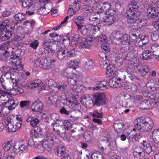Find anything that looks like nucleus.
<instances>
[{
  "label": "nucleus",
  "instance_id": "obj_52",
  "mask_svg": "<svg viewBox=\"0 0 159 159\" xmlns=\"http://www.w3.org/2000/svg\"><path fill=\"white\" fill-rule=\"evenodd\" d=\"M63 124L64 126V127L65 129L66 128L67 130L70 129L72 128V124L68 120H64L63 122Z\"/></svg>",
  "mask_w": 159,
  "mask_h": 159
},
{
  "label": "nucleus",
  "instance_id": "obj_22",
  "mask_svg": "<svg viewBox=\"0 0 159 159\" xmlns=\"http://www.w3.org/2000/svg\"><path fill=\"white\" fill-rule=\"evenodd\" d=\"M89 25L90 26V36H93L95 38L97 37V34L99 32V27L95 25Z\"/></svg>",
  "mask_w": 159,
  "mask_h": 159
},
{
  "label": "nucleus",
  "instance_id": "obj_60",
  "mask_svg": "<svg viewBox=\"0 0 159 159\" xmlns=\"http://www.w3.org/2000/svg\"><path fill=\"white\" fill-rule=\"evenodd\" d=\"M47 102L48 104L51 105H52L55 102V100L53 96H51L47 98Z\"/></svg>",
  "mask_w": 159,
  "mask_h": 159
},
{
  "label": "nucleus",
  "instance_id": "obj_1",
  "mask_svg": "<svg viewBox=\"0 0 159 159\" xmlns=\"http://www.w3.org/2000/svg\"><path fill=\"white\" fill-rule=\"evenodd\" d=\"M139 7L136 1L130 2L127 7L126 15L128 18L127 22L130 24V27H134L135 29L140 28L146 25V23L144 20L138 19L136 14L137 9Z\"/></svg>",
  "mask_w": 159,
  "mask_h": 159
},
{
  "label": "nucleus",
  "instance_id": "obj_43",
  "mask_svg": "<svg viewBox=\"0 0 159 159\" xmlns=\"http://www.w3.org/2000/svg\"><path fill=\"white\" fill-rule=\"evenodd\" d=\"M89 20H90V24L89 25H97L98 24L101 23L98 18L97 16V17H94L93 18H89Z\"/></svg>",
  "mask_w": 159,
  "mask_h": 159
},
{
  "label": "nucleus",
  "instance_id": "obj_8",
  "mask_svg": "<svg viewBox=\"0 0 159 159\" xmlns=\"http://www.w3.org/2000/svg\"><path fill=\"white\" fill-rule=\"evenodd\" d=\"M105 96L103 93H96L93 96V105L100 106L105 104Z\"/></svg>",
  "mask_w": 159,
  "mask_h": 159
},
{
  "label": "nucleus",
  "instance_id": "obj_40",
  "mask_svg": "<svg viewBox=\"0 0 159 159\" xmlns=\"http://www.w3.org/2000/svg\"><path fill=\"white\" fill-rule=\"evenodd\" d=\"M93 64V62L92 60L89 58H87L85 60L83 65L86 69L88 70L90 67L92 66Z\"/></svg>",
  "mask_w": 159,
  "mask_h": 159
},
{
  "label": "nucleus",
  "instance_id": "obj_26",
  "mask_svg": "<svg viewBox=\"0 0 159 159\" xmlns=\"http://www.w3.org/2000/svg\"><path fill=\"white\" fill-rule=\"evenodd\" d=\"M27 141H22L18 146L17 149L20 154L23 153L27 148Z\"/></svg>",
  "mask_w": 159,
  "mask_h": 159
},
{
  "label": "nucleus",
  "instance_id": "obj_25",
  "mask_svg": "<svg viewBox=\"0 0 159 159\" xmlns=\"http://www.w3.org/2000/svg\"><path fill=\"white\" fill-rule=\"evenodd\" d=\"M73 20L77 26V28L82 25V22L85 20L84 17L83 16H75L74 17Z\"/></svg>",
  "mask_w": 159,
  "mask_h": 159
},
{
  "label": "nucleus",
  "instance_id": "obj_55",
  "mask_svg": "<svg viewBox=\"0 0 159 159\" xmlns=\"http://www.w3.org/2000/svg\"><path fill=\"white\" fill-rule=\"evenodd\" d=\"M151 50L150 51L152 53L156 55L154 52L159 50V46H157V44H155L151 46Z\"/></svg>",
  "mask_w": 159,
  "mask_h": 159
},
{
  "label": "nucleus",
  "instance_id": "obj_17",
  "mask_svg": "<svg viewBox=\"0 0 159 159\" xmlns=\"http://www.w3.org/2000/svg\"><path fill=\"white\" fill-rule=\"evenodd\" d=\"M75 50L73 48L70 50H65L64 53V60H68L71 57H74L75 55Z\"/></svg>",
  "mask_w": 159,
  "mask_h": 159
},
{
  "label": "nucleus",
  "instance_id": "obj_12",
  "mask_svg": "<svg viewBox=\"0 0 159 159\" xmlns=\"http://www.w3.org/2000/svg\"><path fill=\"white\" fill-rule=\"evenodd\" d=\"M110 12L107 13L108 16H107L105 22V25H110L113 23L116 19L115 17L116 12L114 10H111Z\"/></svg>",
  "mask_w": 159,
  "mask_h": 159
},
{
  "label": "nucleus",
  "instance_id": "obj_47",
  "mask_svg": "<svg viewBox=\"0 0 159 159\" xmlns=\"http://www.w3.org/2000/svg\"><path fill=\"white\" fill-rule=\"evenodd\" d=\"M27 8L28 10L26 11V14L28 15H32L34 14V11L35 10V7H32V8L30 6H27L26 7H24Z\"/></svg>",
  "mask_w": 159,
  "mask_h": 159
},
{
  "label": "nucleus",
  "instance_id": "obj_56",
  "mask_svg": "<svg viewBox=\"0 0 159 159\" xmlns=\"http://www.w3.org/2000/svg\"><path fill=\"white\" fill-rule=\"evenodd\" d=\"M96 38H98V40L99 42L103 43H105L107 42L106 37L103 34L101 35V36L99 37H98V35L97 37Z\"/></svg>",
  "mask_w": 159,
  "mask_h": 159
},
{
  "label": "nucleus",
  "instance_id": "obj_20",
  "mask_svg": "<svg viewBox=\"0 0 159 159\" xmlns=\"http://www.w3.org/2000/svg\"><path fill=\"white\" fill-rule=\"evenodd\" d=\"M19 102L17 99H8L7 100L6 103V106L8 107L9 109L13 110L16 107Z\"/></svg>",
  "mask_w": 159,
  "mask_h": 159
},
{
  "label": "nucleus",
  "instance_id": "obj_32",
  "mask_svg": "<svg viewBox=\"0 0 159 159\" xmlns=\"http://www.w3.org/2000/svg\"><path fill=\"white\" fill-rule=\"evenodd\" d=\"M142 58L143 59L148 60L152 58L153 55L149 50L144 51L142 53Z\"/></svg>",
  "mask_w": 159,
  "mask_h": 159
},
{
  "label": "nucleus",
  "instance_id": "obj_27",
  "mask_svg": "<svg viewBox=\"0 0 159 159\" xmlns=\"http://www.w3.org/2000/svg\"><path fill=\"white\" fill-rule=\"evenodd\" d=\"M68 84L70 86H74V87L71 88V90H72L73 92L74 90H75L77 88V86L80 85L79 84V82L77 81L76 79H74L73 78H68Z\"/></svg>",
  "mask_w": 159,
  "mask_h": 159
},
{
  "label": "nucleus",
  "instance_id": "obj_28",
  "mask_svg": "<svg viewBox=\"0 0 159 159\" xmlns=\"http://www.w3.org/2000/svg\"><path fill=\"white\" fill-rule=\"evenodd\" d=\"M66 104L69 108L74 110L78 108L80 104L77 100L71 101L70 100H69L68 102H67Z\"/></svg>",
  "mask_w": 159,
  "mask_h": 159
},
{
  "label": "nucleus",
  "instance_id": "obj_38",
  "mask_svg": "<svg viewBox=\"0 0 159 159\" xmlns=\"http://www.w3.org/2000/svg\"><path fill=\"white\" fill-rule=\"evenodd\" d=\"M110 3L105 2L103 3V5L101 7V9L102 11L106 12L107 13H110L111 10H112V9H110Z\"/></svg>",
  "mask_w": 159,
  "mask_h": 159
},
{
  "label": "nucleus",
  "instance_id": "obj_9",
  "mask_svg": "<svg viewBox=\"0 0 159 159\" xmlns=\"http://www.w3.org/2000/svg\"><path fill=\"white\" fill-rule=\"evenodd\" d=\"M56 61L51 59H42L39 62V67L43 69H49L54 65Z\"/></svg>",
  "mask_w": 159,
  "mask_h": 159
},
{
  "label": "nucleus",
  "instance_id": "obj_36",
  "mask_svg": "<svg viewBox=\"0 0 159 159\" xmlns=\"http://www.w3.org/2000/svg\"><path fill=\"white\" fill-rule=\"evenodd\" d=\"M51 40L50 39H45L43 41L42 46L45 49L48 50L49 51H52V48L50 45Z\"/></svg>",
  "mask_w": 159,
  "mask_h": 159
},
{
  "label": "nucleus",
  "instance_id": "obj_41",
  "mask_svg": "<svg viewBox=\"0 0 159 159\" xmlns=\"http://www.w3.org/2000/svg\"><path fill=\"white\" fill-rule=\"evenodd\" d=\"M92 159H103V156L101 153L96 151H94L91 155Z\"/></svg>",
  "mask_w": 159,
  "mask_h": 159
},
{
  "label": "nucleus",
  "instance_id": "obj_7",
  "mask_svg": "<svg viewBox=\"0 0 159 159\" xmlns=\"http://www.w3.org/2000/svg\"><path fill=\"white\" fill-rule=\"evenodd\" d=\"M53 135L50 134H46L44 140L42 143V146L48 151H50L53 146Z\"/></svg>",
  "mask_w": 159,
  "mask_h": 159
},
{
  "label": "nucleus",
  "instance_id": "obj_57",
  "mask_svg": "<svg viewBox=\"0 0 159 159\" xmlns=\"http://www.w3.org/2000/svg\"><path fill=\"white\" fill-rule=\"evenodd\" d=\"M30 104V101H23L20 102V105L21 108H23L29 106Z\"/></svg>",
  "mask_w": 159,
  "mask_h": 159
},
{
  "label": "nucleus",
  "instance_id": "obj_48",
  "mask_svg": "<svg viewBox=\"0 0 159 159\" xmlns=\"http://www.w3.org/2000/svg\"><path fill=\"white\" fill-rule=\"evenodd\" d=\"M151 37L153 41H156L159 37V32L157 30L154 31L151 34Z\"/></svg>",
  "mask_w": 159,
  "mask_h": 159
},
{
  "label": "nucleus",
  "instance_id": "obj_30",
  "mask_svg": "<svg viewBox=\"0 0 159 159\" xmlns=\"http://www.w3.org/2000/svg\"><path fill=\"white\" fill-rule=\"evenodd\" d=\"M120 39L119 43L124 45L129 44H130L129 37L128 34H125L122 36Z\"/></svg>",
  "mask_w": 159,
  "mask_h": 159
},
{
  "label": "nucleus",
  "instance_id": "obj_2",
  "mask_svg": "<svg viewBox=\"0 0 159 159\" xmlns=\"http://www.w3.org/2000/svg\"><path fill=\"white\" fill-rule=\"evenodd\" d=\"M12 75L8 71L6 72L2 75L0 78V82L2 87L7 90L14 89L15 87H17V88H15L16 93L19 94L22 93V90L18 88V80L12 77Z\"/></svg>",
  "mask_w": 159,
  "mask_h": 159
},
{
  "label": "nucleus",
  "instance_id": "obj_34",
  "mask_svg": "<svg viewBox=\"0 0 159 159\" xmlns=\"http://www.w3.org/2000/svg\"><path fill=\"white\" fill-rule=\"evenodd\" d=\"M152 137L153 141L159 144V128L154 130L153 131Z\"/></svg>",
  "mask_w": 159,
  "mask_h": 159
},
{
  "label": "nucleus",
  "instance_id": "obj_64",
  "mask_svg": "<svg viewBox=\"0 0 159 159\" xmlns=\"http://www.w3.org/2000/svg\"><path fill=\"white\" fill-rule=\"evenodd\" d=\"M39 122V121L38 118H34L31 121L30 124L32 127L36 126Z\"/></svg>",
  "mask_w": 159,
  "mask_h": 159
},
{
  "label": "nucleus",
  "instance_id": "obj_14",
  "mask_svg": "<svg viewBox=\"0 0 159 159\" xmlns=\"http://www.w3.org/2000/svg\"><path fill=\"white\" fill-rule=\"evenodd\" d=\"M89 25H82L78 27V31H80L81 33L84 36H90Z\"/></svg>",
  "mask_w": 159,
  "mask_h": 159
},
{
  "label": "nucleus",
  "instance_id": "obj_11",
  "mask_svg": "<svg viewBox=\"0 0 159 159\" xmlns=\"http://www.w3.org/2000/svg\"><path fill=\"white\" fill-rule=\"evenodd\" d=\"M54 125L51 124V126L53 127V130L61 137H64L66 132L65 128L62 125Z\"/></svg>",
  "mask_w": 159,
  "mask_h": 159
},
{
  "label": "nucleus",
  "instance_id": "obj_3",
  "mask_svg": "<svg viewBox=\"0 0 159 159\" xmlns=\"http://www.w3.org/2000/svg\"><path fill=\"white\" fill-rule=\"evenodd\" d=\"M135 127L133 131H135L136 129L142 132H145L151 130L153 126V120L149 117H141L137 118L134 121Z\"/></svg>",
  "mask_w": 159,
  "mask_h": 159
},
{
  "label": "nucleus",
  "instance_id": "obj_18",
  "mask_svg": "<svg viewBox=\"0 0 159 159\" xmlns=\"http://www.w3.org/2000/svg\"><path fill=\"white\" fill-rule=\"evenodd\" d=\"M43 104L39 101H35L31 105V108L34 111L39 112L43 109Z\"/></svg>",
  "mask_w": 159,
  "mask_h": 159
},
{
  "label": "nucleus",
  "instance_id": "obj_63",
  "mask_svg": "<svg viewBox=\"0 0 159 159\" xmlns=\"http://www.w3.org/2000/svg\"><path fill=\"white\" fill-rule=\"evenodd\" d=\"M67 85L65 83H61L58 85L57 88L62 91H64L67 88Z\"/></svg>",
  "mask_w": 159,
  "mask_h": 159
},
{
  "label": "nucleus",
  "instance_id": "obj_15",
  "mask_svg": "<svg viewBox=\"0 0 159 159\" xmlns=\"http://www.w3.org/2000/svg\"><path fill=\"white\" fill-rule=\"evenodd\" d=\"M147 12L149 15V16L152 18L156 19H159V12H156V9L155 7H148L147 9Z\"/></svg>",
  "mask_w": 159,
  "mask_h": 159
},
{
  "label": "nucleus",
  "instance_id": "obj_4",
  "mask_svg": "<svg viewBox=\"0 0 159 159\" xmlns=\"http://www.w3.org/2000/svg\"><path fill=\"white\" fill-rule=\"evenodd\" d=\"M11 55L9 56V52L6 51L3 54V56L7 59V60L9 61V62L13 65H15V66H19L20 67L22 66L21 65V61L19 55L16 53V52H13Z\"/></svg>",
  "mask_w": 159,
  "mask_h": 159
},
{
  "label": "nucleus",
  "instance_id": "obj_19",
  "mask_svg": "<svg viewBox=\"0 0 159 159\" xmlns=\"http://www.w3.org/2000/svg\"><path fill=\"white\" fill-rule=\"evenodd\" d=\"M120 78H112L109 80V84L111 87L117 88L121 86Z\"/></svg>",
  "mask_w": 159,
  "mask_h": 159
},
{
  "label": "nucleus",
  "instance_id": "obj_46",
  "mask_svg": "<svg viewBox=\"0 0 159 159\" xmlns=\"http://www.w3.org/2000/svg\"><path fill=\"white\" fill-rule=\"evenodd\" d=\"M9 22L8 21V22L7 23V24L5 26V33L7 34H11V35H12V32L13 31V29L12 26H10L9 25Z\"/></svg>",
  "mask_w": 159,
  "mask_h": 159
},
{
  "label": "nucleus",
  "instance_id": "obj_6",
  "mask_svg": "<svg viewBox=\"0 0 159 159\" xmlns=\"http://www.w3.org/2000/svg\"><path fill=\"white\" fill-rule=\"evenodd\" d=\"M12 119L10 118H7L5 119V122L6 125V129L8 132H14L18 129L21 126L22 124L18 122H15L13 124L11 123Z\"/></svg>",
  "mask_w": 159,
  "mask_h": 159
},
{
  "label": "nucleus",
  "instance_id": "obj_35",
  "mask_svg": "<svg viewBox=\"0 0 159 159\" xmlns=\"http://www.w3.org/2000/svg\"><path fill=\"white\" fill-rule=\"evenodd\" d=\"M35 0H27L22 3V6L23 7H26L27 6H30L32 7H35L37 4L35 2Z\"/></svg>",
  "mask_w": 159,
  "mask_h": 159
},
{
  "label": "nucleus",
  "instance_id": "obj_62",
  "mask_svg": "<svg viewBox=\"0 0 159 159\" xmlns=\"http://www.w3.org/2000/svg\"><path fill=\"white\" fill-rule=\"evenodd\" d=\"M10 110H11L9 109L7 106L3 107L1 110L3 115L4 116H7L9 113Z\"/></svg>",
  "mask_w": 159,
  "mask_h": 159
},
{
  "label": "nucleus",
  "instance_id": "obj_39",
  "mask_svg": "<svg viewBox=\"0 0 159 159\" xmlns=\"http://www.w3.org/2000/svg\"><path fill=\"white\" fill-rule=\"evenodd\" d=\"M41 131V129L40 127L35 126L34 129L31 131V134L32 136L36 138L39 136Z\"/></svg>",
  "mask_w": 159,
  "mask_h": 159
},
{
  "label": "nucleus",
  "instance_id": "obj_61",
  "mask_svg": "<svg viewBox=\"0 0 159 159\" xmlns=\"http://www.w3.org/2000/svg\"><path fill=\"white\" fill-rule=\"evenodd\" d=\"M91 115L93 117L101 118L102 116V114L98 112L97 110H95L91 113Z\"/></svg>",
  "mask_w": 159,
  "mask_h": 159
},
{
  "label": "nucleus",
  "instance_id": "obj_42",
  "mask_svg": "<svg viewBox=\"0 0 159 159\" xmlns=\"http://www.w3.org/2000/svg\"><path fill=\"white\" fill-rule=\"evenodd\" d=\"M65 52V49H59L57 51V57L61 61L64 60V53Z\"/></svg>",
  "mask_w": 159,
  "mask_h": 159
},
{
  "label": "nucleus",
  "instance_id": "obj_37",
  "mask_svg": "<svg viewBox=\"0 0 159 159\" xmlns=\"http://www.w3.org/2000/svg\"><path fill=\"white\" fill-rule=\"evenodd\" d=\"M107 14V13L106 12L101 11L100 13H98L97 16L101 23L102 22H105Z\"/></svg>",
  "mask_w": 159,
  "mask_h": 159
},
{
  "label": "nucleus",
  "instance_id": "obj_33",
  "mask_svg": "<svg viewBox=\"0 0 159 159\" xmlns=\"http://www.w3.org/2000/svg\"><path fill=\"white\" fill-rule=\"evenodd\" d=\"M66 148L62 145H59L57 147V150L56 151V154L59 157H62L64 156L65 154L67 153L65 152Z\"/></svg>",
  "mask_w": 159,
  "mask_h": 159
},
{
  "label": "nucleus",
  "instance_id": "obj_44",
  "mask_svg": "<svg viewBox=\"0 0 159 159\" xmlns=\"http://www.w3.org/2000/svg\"><path fill=\"white\" fill-rule=\"evenodd\" d=\"M114 68L112 66L111 67L110 66H109L107 68L106 72L107 76L110 77L114 74Z\"/></svg>",
  "mask_w": 159,
  "mask_h": 159
},
{
  "label": "nucleus",
  "instance_id": "obj_45",
  "mask_svg": "<svg viewBox=\"0 0 159 159\" xmlns=\"http://www.w3.org/2000/svg\"><path fill=\"white\" fill-rule=\"evenodd\" d=\"M124 125L123 123L118 121H116L114 124V128L116 132L118 130L122 129Z\"/></svg>",
  "mask_w": 159,
  "mask_h": 159
},
{
  "label": "nucleus",
  "instance_id": "obj_13",
  "mask_svg": "<svg viewBox=\"0 0 159 159\" xmlns=\"http://www.w3.org/2000/svg\"><path fill=\"white\" fill-rule=\"evenodd\" d=\"M141 143L143 147V151L148 154L152 152L156 151L157 150V148L155 145H151L150 143H147L144 141H143Z\"/></svg>",
  "mask_w": 159,
  "mask_h": 159
},
{
  "label": "nucleus",
  "instance_id": "obj_23",
  "mask_svg": "<svg viewBox=\"0 0 159 159\" xmlns=\"http://www.w3.org/2000/svg\"><path fill=\"white\" fill-rule=\"evenodd\" d=\"M138 107L140 109H147L151 107V104L149 100H145L140 102L138 105Z\"/></svg>",
  "mask_w": 159,
  "mask_h": 159
},
{
  "label": "nucleus",
  "instance_id": "obj_31",
  "mask_svg": "<svg viewBox=\"0 0 159 159\" xmlns=\"http://www.w3.org/2000/svg\"><path fill=\"white\" fill-rule=\"evenodd\" d=\"M122 35L119 31H114L112 32L110 35V38L115 39L117 41H120Z\"/></svg>",
  "mask_w": 159,
  "mask_h": 159
},
{
  "label": "nucleus",
  "instance_id": "obj_58",
  "mask_svg": "<svg viewBox=\"0 0 159 159\" xmlns=\"http://www.w3.org/2000/svg\"><path fill=\"white\" fill-rule=\"evenodd\" d=\"M8 22V20H4L2 23L0 25V31H5V26Z\"/></svg>",
  "mask_w": 159,
  "mask_h": 159
},
{
  "label": "nucleus",
  "instance_id": "obj_21",
  "mask_svg": "<svg viewBox=\"0 0 159 159\" xmlns=\"http://www.w3.org/2000/svg\"><path fill=\"white\" fill-rule=\"evenodd\" d=\"M145 154L144 152L140 146L136 147L134 149V155L135 157H143Z\"/></svg>",
  "mask_w": 159,
  "mask_h": 159
},
{
  "label": "nucleus",
  "instance_id": "obj_53",
  "mask_svg": "<svg viewBox=\"0 0 159 159\" xmlns=\"http://www.w3.org/2000/svg\"><path fill=\"white\" fill-rule=\"evenodd\" d=\"M38 81V80H35L30 83L29 85V87L30 88H33L38 87L40 84V83Z\"/></svg>",
  "mask_w": 159,
  "mask_h": 159
},
{
  "label": "nucleus",
  "instance_id": "obj_5",
  "mask_svg": "<svg viewBox=\"0 0 159 159\" xmlns=\"http://www.w3.org/2000/svg\"><path fill=\"white\" fill-rule=\"evenodd\" d=\"M92 39L91 38H87L85 39V41L81 43V39L77 35H75L73 37L71 41L72 45H76L78 44L82 48H89L92 44Z\"/></svg>",
  "mask_w": 159,
  "mask_h": 159
},
{
  "label": "nucleus",
  "instance_id": "obj_10",
  "mask_svg": "<svg viewBox=\"0 0 159 159\" xmlns=\"http://www.w3.org/2000/svg\"><path fill=\"white\" fill-rule=\"evenodd\" d=\"M136 62L133 61L130 62L126 69L127 72L128 74H132L137 72L138 67L139 66V60H136Z\"/></svg>",
  "mask_w": 159,
  "mask_h": 159
},
{
  "label": "nucleus",
  "instance_id": "obj_54",
  "mask_svg": "<svg viewBox=\"0 0 159 159\" xmlns=\"http://www.w3.org/2000/svg\"><path fill=\"white\" fill-rule=\"evenodd\" d=\"M11 146L10 142L9 141H8L4 143L2 145L3 148L6 151H7L9 150L11 147Z\"/></svg>",
  "mask_w": 159,
  "mask_h": 159
},
{
  "label": "nucleus",
  "instance_id": "obj_24",
  "mask_svg": "<svg viewBox=\"0 0 159 159\" xmlns=\"http://www.w3.org/2000/svg\"><path fill=\"white\" fill-rule=\"evenodd\" d=\"M50 118L51 120L50 122L52 123L51 124H54V125L61 122L60 116L58 114L53 113L51 114L50 115Z\"/></svg>",
  "mask_w": 159,
  "mask_h": 159
},
{
  "label": "nucleus",
  "instance_id": "obj_51",
  "mask_svg": "<svg viewBox=\"0 0 159 159\" xmlns=\"http://www.w3.org/2000/svg\"><path fill=\"white\" fill-rule=\"evenodd\" d=\"M79 2L77 1L76 2H71L72 4L69 7L77 11L80 9V6Z\"/></svg>",
  "mask_w": 159,
  "mask_h": 159
},
{
  "label": "nucleus",
  "instance_id": "obj_50",
  "mask_svg": "<svg viewBox=\"0 0 159 159\" xmlns=\"http://www.w3.org/2000/svg\"><path fill=\"white\" fill-rule=\"evenodd\" d=\"M14 18L17 21L22 20L25 19V15L21 13H18L15 15Z\"/></svg>",
  "mask_w": 159,
  "mask_h": 159
},
{
  "label": "nucleus",
  "instance_id": "obj_59",
  "mask_svg": "<svg viewBox=\"0 0 159 159\" xmlns=\"http://www.w3.org/2000/svg\"><path fill=\"white\" fill-rule=\"evenodd\" d=\"M132 27L133 28V30L134 31H132L129 33V37H134V38H136L137 36H139V34L137 32H136V29H135L134 27Z\"/></svg>",
  "mask_w": 159,
  "mask_h": 159
},
{
  "label": "nucleus",
  "instance_id": "obj_49",
  "mask_svg": "<svg viewBox=\"0 0 159 159\" xmlns=\"http://www.w3.org/2000/svg\"><path fill=\"white\" fill-rule=\"evenodd\" d=\"M67 65L69 67L73 68L75 70L76 69L75 66H78V63L77 61L76 60H70L67 63Z\"/></svg>",
  "mask_w": 159,
  "mask_h": 159
},
{
  "label": "nucleus",
  "instance_id": "obj_29",
  "mask_svg": "<svg viewBox=\"0 0 159 159\" xmlns=\"http://www.w3.org/2000/svg\"><path fill=\"white\" fill-rule=\"evenodd\" d=\"M139 74L141 76H144L148 72L149 68L147 66H140L138 69Z\"/></svg>",
  "mask_w": 159,
  "mask_h": 159
},
{
  "label": "nucleus",
  "instance_id": "obj_16",
  "mask_svg": "<svg viewBox=\"0 0 159 159\" xmlns=\"http://www.w3.org/2000/svg\"><path fill=\"white\" fill-rule=\"evenodd\" d=\"M0 94L2 95L0 96V106L6 105L8 100L7 95L8 93L2 89H0Z\"/></svg>",
  "mask_w": 159,
  "mask_h": 159
}]
</instances>
